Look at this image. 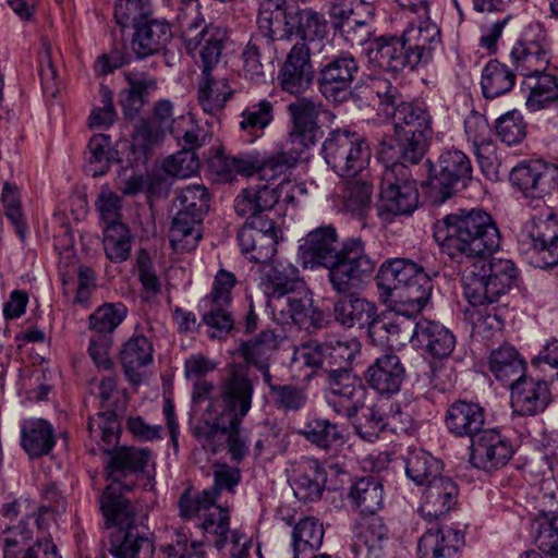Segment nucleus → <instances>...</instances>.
Here are the masks:
<instances>
[{
    "mask_svg": "<svg viewBox=\"0 0 558 558\" xmlns=\"http://www.w3.org/2000/svg\"><path fill=\"white\" fill-rule=\"evenodd\" d=\"M300 255L304 265L328 270V281L337 293L362 289L375 270V262L365 252L364 242L351 238L340 244L331 225L308 232L300 245Z\"/></svg>",
    "mask_w": 558,
    "mask_h": 558,
    "instance_id": "f257e3e1",
    "label": "nucleus"
},
{
    "mask_svg": "<svg viewBox=\"0 0 558 558\" xmlns=\"http://www.w3.org/2000/svg\"><path fill=\"white\" fill-rule=\"evenodd\" d=\"M4 527L0 535L3 558H62L46 529L52 520L48 506L25 500L3 504Z\"/></svg>",
    "mask_w": 558,
    "mask_h": 558,
    "instance_id": "f03ea898",
    "label": "nucleus"
},
{
    "mask_svg": "<svg viewBox=\"0 0 558 558\" xmlns=\"http://www.w3.org/2000/svg\"><path fill=\"white\" fill-rule=\"evenodd\" d=\"M434 238L450 258L461 260L493 254L500 243L499 230L483 209H459L437 220Z\"/></svg>",
    "mask_w": 558,
    "mask_h": 558,
    "instance_id": "7ed1b4c3",
    "label": "nucleus"
},
{
    "mask_svg": "<svg viewBox=\"0 0 558 558\" xmlns=\"http://www.w3.org/2000/svg\"><path fill=\"white\" fill-rule=\"evenodd\" d=\"M376 283L385 302L408 314H417L429 300L432 276L408 258L388 259L381 264Z\"/></svg>",
    "mask_w": 558,
    "mask_h": 558,
    "instance_id": "20e7f679",
    "label": "nucleus"
},
{
    "mask_svg": "<svg viewBox=\"0 0 558 558\" xmlns=\"http://www.w3.org/2000/svg\"><path fill=\"white\" fill-rule=\"evenodd\" d=\"M392 119L393 138L379 140L378 155L381 159H393L417 165L427 149L432 134V119L426 108L404 101L389 114Z\"/></svg>",
    "mask_w": 558,
    "mask_h": 558,
    "instance_id": "39448f33",
    "label": "nucleus"
},
{
    "mask_svg": "<svg viewBox=\"0 0 558 558\" xmlns=\"http://www.w3.org/2000/svg\"><path fill=\"white\" fill-rule=\"evenodd\" d=\"M517 276L510 259H478L463 274L464 296L473 306L495 303L511 289Z\"/></svg>",
    "mask_w": 558,
    "mask_h": 558,
    "instance_id": "423d86ee",
    "label": "nucleus"
},
{
    "mask_svg": "<svg viewBox=\"0 0 558 558\" xmlns=\"http://www.w3.org/2000/svg\"><path fill=\"white\" fill-rule=\"evenodd\" d=\"M177 199L180 208L172 219L169 241L175 252H191L202 238L201 223L209 208V195L205 186L194 184L181 189Z\"/></svg>",
    "mask_w": 558,
    "mask_h": 558,
    "instance_id": "0eeeda50",
    "label": "nucleus"
},
{
    "mask_svg": "<svg viewBox=\"0 0 558 558\" xmlns=\"http://www.w3.org/2000/svg\"><path fill=\"white\" fill-rule=\"evenodd\" d=\"M381 174L379 217L390 222L393 217L411 215L418 204V192L415 181L411 180V171L407 161L391 160Z\"/></svg>",
    "mask_w": 558,
    "mask_h": 558,
    "instance_id": "6e6552de",
    "label": "nucleus"
},
{
    "mask_svg": "<svg viewBox=\"0 0 558 558\" xmlns=\"http://www.w3.org/2000/svg\"><path fill=\"white\" fill-rule=\"evenodd\" d=\"M254 380L243 365H231L218 386L217 397L213 399L207 411L232 421L235 426L252 409Z\"/></svg>",
    "mask_w": 558,
    "mask_h": 558,
    "instance_id": "1a4fd4ad",
    "label": "nucleus"
},
{
    "mask_svg": "<svg viewBox=\"0 0 558 558\" xmlns=\"http://www.w3.org/2000/svg\"><path fill=\"white\" fill-rule=\"evenodd\" d=\"M323 108L322 101L311 97H298L287 106L291 128L281 149L294 157V166L301 155L314 146L318 140L320 133L318 117Z\"/></svg>",
    "mask_w": 558,
    "mask_h": 558,
    "instance_id": "9d476101",
    "label": "nucleus"
},
{
    "mask_svg": "<svg viewBox=\"0 0 558 558\" xmlns=\"http://www.w3.org/2000/svg\"><path fill=\"white\" fill-rule=\"evenodd\" d=\"M401 7L408 8L413 14L402 33L412 60L418 65L427 64L442 46L440 28L429 16L428 0H421L418 3L401 2Z\"/></svg>",
    "mask_w": 558,
    "mask_h": 558,
    "instance_id": "9b49d317",
    "label": "nucleus"
},
{
    "mask_svg": "<svg viewBox=\"0 0 558 558\" xmlns=\"http://www.w3.org/2000/svg\"><path fill=\"white\" fill-rule=\"evenodd\" d=\"M327 165L340 177H353L367 165L371 151L365 140L349 131H332L323 144Z\"/></svg>",
    "mask_w": 558,
    "mask_h": 558,
    "instance_id": "f8f14e48",
    "label": "nucleus"
},
{
    "mask_svg": "<svg viewBox=\"0 0 558 558\" xmlns=\"http://www.w3.org/2000/svg\"><path fill=\"white\" fill-rule=\"evenodd\" d=\"M357 73L359 62L350 52L326 58L318 70V90L328 101L342 104L351 96Z\"/></svg>",
    "mask_w": 558,
    "mask_h": 558,
    "instance_id": "ddd939ff",
    "label": "nucleus"
},
{
    "mask_svg": "<svg viewBox=\"0 0 558 558\" xmlns=\"http://www.w3.org/2000/svg\"><path fill=\"white\" fill-rule=\"evenodd\" d=\"M97 396L101 408L106 409L88 420V432L94 440L111 446L119 438L118 414L124 411V395L117 389L114 377H106L98 385Z\"/></svg>",
    "mask_w": 558,
    "mask_h": 558,
    "instance_id": "4468645a",
    "label": "nucleus"
},
{
    "mask_svg": "<svg viewBox=\"0 0 558 558\" xmlns=\"http://www.w3.org/2000/svg\"><path fill=\"white\" fill-rule=\"evenodd\" d=\"M324 397L338 415L353 418L363 408L364 388L350 369L335 368L324 379Z\"/></svg>",
    "mask_w": 558,
    "mask_h": 558,
    "instance_id": "2eb2a0df",
    "label": "nucleus"
},
{
    "mask_svg": "<svg viewBox=\"0 0 558 558\" xmlns=\"http://www.w3.org/2000/svg\"><path fill=\"white\" fill-rule=\"evenodd\" d=\"M472 179V165L469 157L459 149H448L440 154L433 166L430 186L444 202L459 189L465 187Z\"/></svg>",
    "mask_w": 558,
    "mask_h": 558,
    "instance_id": "dca6fc26",
    "label": "nucleus"
},
{
    "mask_svg": "<svg viewBox=\"0 0 558 558\" xmlns=\"http://www.w3.org/2000/svg\"><path fill=\"white\" fill-rule=\"evenodd\" d=\"M98 444L101 440H96ZM118 439L108 446L102 441V450L110 453L108 461V476L112 480V484H118L126 490H131L135 484L133 480L123 483L124 478L135 477L145 474L149 462L151 461V452L146 448L136 447H119L114 448Z\"/></svg>",
    "mask_w": 558,
    "mask_h": 558,
    "instance_id": "f3484780",
    "label": "nucleus"
},
{
    "mask_svg": "<svg viewBox=\"0 0 558 558\" xmlns=\"http://www.w3.org/2000/svg\"><path fill=\"white\" fill-rule=\"evenodd\" d=\"M464 132L466 140L472 144L483 174L490 181L499 180L501 163L497 157L496 144L492 140L486 118L472 111L464 120Z\"/></svg>",
    "mask_w": 558,
    "mask_h": 558,
    "instance_id": "a211bd4d",
    "label": "nucleus"
},
{
    "mask_svg": "<svg viewBox=\"0 0 558 558\" xmlns=\"http://www.w3.org/2000/svg\"><path fill=\"white\" fill-rule=\"evenodd\" d=\"M470 451V462L485 471L505 466L514 452L511 441L496 428H485L475 435Z\"/></svg>",
    "mask_w": 558,
    "mask_h": 558,
    "instance_id": "6ab92c4d",
    "label": "nucleus"
},
{
    "mask_svg": "<svg viewBox=\"0 0 558 558\" xmlns=\"http://www.w3.org/2000/svg\"><path fill=\"white\" fill-rule=\"evenodd\" d=\"M304 287L299 268L288 260L272 262L262 270L260 288L268 298V306L274 315L284 295L303 290Z\"/></svg>",
    "mask_w": 558,
    "mask_h": 558,
    "instance_id": "aec40b11",
    "label": "nucleus"
},
{
    "mask_svg": "<svg viewBox=\"0 0 558 558\" xmlns=\"http://www.w3.org/2000/svg\"><path fill=\"white\" fill-rule=\"evenodd\" d=\"M558 166L543 160L521 162L510 172V181L525 196L542 198L555 192Z\"/></svg>",
    "mask_w": 558,
    "mask_h": 558,
    "instance_id": "412c9836",
    "label": "nucleus"
},
{
    "mask_svg": "<svg viewBox=\"0 0 558 558\" xmlns=\"http://www.w3.org/2000/svg\"><path fill=\"white\" fill-rule=\"evenodd\" d=\"M314 70L311 62V48L296 43L288 52L278 74L280 88L294 96L305 93L313 83Z\"/></svg>",
    "mask_w": 558,
    "mask_h": 558,
    "instance_id": "4be33fe9",
    "label": "nucleus"
},
{
    "mask_svg": "<svg viewBox=\"0 0 558 558\" xmlns=\"http://www.w3.org/2000/svg\"><path fill=\"white\" fill-rule=\"evenodd\" d=\"M242 253L256 263L271 260L277 252L278 235L274 220L245 222L238 233Z\"/></svg>",
    "mask_w": 558,
    "mask_h": 558,
    "instance_id": "5701e85b",
    "label": "nucleus"
},
{
    "mask_svg": "<svg viewBox=\"0 0 558 558\" xmlns=\"http://www.w3.org/2000/svg\"><path fill=\"white\" fill-rule=\"evenodd\" d=\"M412 315L402 313L397 307L396 314H377L368 331L371 340L375 344L388 345L396 350L405 347L408 342H414L416 322L410 319Z\"/></svg>",
    "mask_w": 558,
    "mask_h": 558,
    "instance_id": "b1692460",
    "label": "nucleus"
},
{
    "mask_svg": "<svg viewBox=\"0 0 558 558\" xmlns=\"http://www.w3.org/2000/svg\"><path fill=\"white\" fill-rule=\"evenodd\" d=\"M236 172L244 177L258 174L260 179L274 180L294 167V157L281 148L272 153L253 150L235 156Z\"/></svg>",
    "mask_w": 558,
    "mask_h": 558,
    "instance_id": "393cba45",
    "label": "nucleus"
},
{
    "mask_svg": "<svg viewBox=\"0 0 558 558\" xmlns=\"http://www.w3.org/2000/svg\"><path fill=\"white\" fill-rule=\"evenodd\" d=\"M123 76L125 86L119 93V105L125 118L134 119L158 89V78L137 69L124 71Z\"/></svg>",
    "mask_w": 558,
    "mask_h": 558,
    "instance_id": "a878e982",
    "label": "nucleus"
},
{
    "mask_svg": "<svg viewBox=\"0 0 558 558\" xmlns=\"http://www.w3.org/2000/svg\"><path fill=\"white\" fill-rule=\"evenodd\" d=\"M368 57L379 69L391 73L418 66L415 60H412V53L402 35L375 38L369 44Z\"/></svg>",
    "mask_w": 558,
    "mask_h": 558,
    "instance_id": "bb28decb",
    "label": "nucleus"
},
{
    "mask_svg": "<svg viewBox=\"0 0 558 558\" xmlns=\"http://www.w3.org/2000/svg\"><path fill=\"white\" fill-rule=\"evenodd\" d=\"M510 59L514 70L524 78L544 72L549 64L545 34L539 29L533 38L529 33H525L512 47Z\"/></svg>",
    "mask_w": 558,
    "mask_h": 558,
    "instance_id": "cd10ccee",
    "label": "nucleus"
},
{
    "mask_svg": "<svg viewBox=\"0 0 558 558\" xmlns=\"http://www.w3.org/2000/svg\"><path fill=\"white\" fill-rule=\"evenodd\" d=\"M405 378V368L395 353H385L377 357L366 369L368 386L383 396H392L400 391Z\"/></svg>",
    "mask_w": 558,
    "mask_h": 558,
    "instance_id": "c85d7f7f",
    "label": "nucleus"
},
{
    "mask_svg": "<svg viewBox=\"0 0 558 558\" xmlns=\"http://www.w3.org/2000/svg\"><path fill=\"white\" fill-rule=\"evenodd\" d=\"M459 488L452 478L441 475L425 485L422 494L420 514L427 520H437L452 509L458 502Z\"/></svg>",
    "mask_w": 558,
    "mask_h": 558,
    "instance_id": "c756f323",
    "label": "nucleus"
},
{
    "mask_svg": "<svg viewBox=\"0 0 558 558\" xmlns=\"http://www.w3.org/2000/svg\"><path fill=\"white\" fill-rule=\"evenodd\" d=\"M280 193L268 184L243 189L234 198L233 207L238 216L245 222L271 220L266 213L278 203Z\"/></svg>",
    "mask_w": 558,
    "mask_h": 558,
    "instance_id": "7c9ffc66",
    "label": "nucleus"
},
{
    "mask_svg": "<svg viewBox=\"0 0 558 558\" xmlns=\"http://www.w3.org/2000/svg\"><path fill=\"white\" fill-rule=\"evenodd\" d=\"M134 27L131 49L137 59L159 53L172 38L171 27L165 20L147 17Z\"/></svg>",
    "mask_w": 558,
    "mask_h": 558,
    "instance_id": "2f4dec72",
    "label": "nucleus"
},
{
    "mask_svg": "<svg viewBox=\"0 0 558 558\" xmlns=\"http://www.w3.org/2000/svg\"><path fill=\"white\" fill-rule=\"evenodd\" d=\"M511 404L520 415H535L543 412L551 400L548 385L544 380L525 376L510 384Z\"/></svg>",
    "mask_w": 558,
    "mask_h": 558,
    "instance_id": "473e14b6",
    "label": "nucleus"
},
{
    "mask_svg": "<svg viewBox=\"0 0 558 558\" xmlns=\"http://www.w3.org/2000/svg\"><path fill=\"white\" fill-rule=\"evenodd\" d=\"M295 9L286 7L283 0H264L258 10V32L271 40L290 39L292 37Z\"/></svg>",
    "mask_w": 558,
    "mask_h": 558,
    "instance_id": "72a5a7b5",
    "label": "nucleus"
},
{
    "mask_svg": "<svg viewBox=\"0 0 558 558\" xmlns=\"http://www.w3.org/2000/svg\"><path fill=\"white\" fill-rule=\"evenodd\" d=\"M122 489L124 487L121 485L110 484L99 497V507L107 529L117 526L118 531H123L137 525L136 509L122 495Z\"/></svg>",
    "mask_w": 558,
    "mask_h": 558,
    "instance_id": "f704fd0d",
    "label": "nucleus"
},
{
    "mask_svg": "<svg viewBox=\"0 0 558 558\" xmlns=\"http://www.w3.org/2000/svg\"><path fill=\"white\" fill-rule=\"evenodd\" d=\"M355 291L342 293L343 296L335 301L332 312L335 320L347 328L366 327L369 331L377 316V306L354 293Z\"/></svg>",
    "mask_w": 558,
    "mask_h": 558,
    "instance_id": "c9c22d12",
    "label": "nucleus"
},
{
    "mask_svg": "<svg viewBox=\"0 0 558 558\" xmlns=\"http://www.w3.org/2000/svg\"><path fill=\"white\" fill-rule=\"evenodd\" d=\"M464 546L463 533L454 527L444 525L427 530L418 541L420 558H459Z\"/></svg>",
    "mask_w": 558,
    "mask_h": 558,
    "instance_id": "e433bc0d",
    "label": "nucleus"
},
{
    "mask_svg": "<svg viewBox=\"0 0 558 558\" xmlns=\"http://www.w3.org/2000/svg\"><path fill=\"white\" fill-rule=\"evenodd\" d=\"M445 423L456 437H469L471 440L485 428V411L474 402L458 400L447 410Z\"/></svg>",
    "mask_w": 558,
    "mask_h": 558,
    "instance_id": "4c0bfd02",
    "label": "nucleus"
},
{
    "mask_svg": "<svg viewBox=\"0 0 558 558\" xmlns=\"http://www.w3.org/2000/svg\"><path fill=\"white\" fill-rule=\"evenodd\" d=\"M243 71L252 81L265 77L267 71L274 68L277 59L275 41L262 34H254L246 45L243 53Z\"/></svg>",
    "mask_w": 558,
    "mask_h": 558,
    "instance_id": "58836bf2",
    "label": "nucleus"
},
{
    "mask_svg": "<svg viewBox=\"0 0 558 558\" xmlns=\"http://www.w3.org/2000/svg\"><path fill=\"white\" fill-rule=\"evenodd\" d=\"M173 105L170 100H158L154 106L150 122L143 123L134 136L135 145L145 151L158 144L166 133H173Z\"/></svg>",
    "mask_w": 558,
    "mask_h": 558,
    "instance_id": "ea45409f",
    "label": "nucleus"
},
{
    "mask_svg": "<svg viewBox=\"0 0 558 558\" xmlns=\"http://www.w3.org/2000/svg\"><path fill=\"white\" fill-rule=\"evenodd\" d=\"M56 445V430L44 418L29 417L21 423V446L31 458L47 456Z\"/></svg>",
    "mask_w": 558,
    "mask_h": 558,
    "instance_id": "a19ab883",
    "label": "nucleus"
},
{
    "mask_svg": "<svg viewBox=\"0 0 558 558\" xmlns=\"http://www.w3.org/2000/svg\"><path fill=\"white\" fill-rule=\"evenodd\" d=\"M175 22L189 52L197 49L210 31L204 20L199 5L193 0H181L177 7Z\"/></svg>",
    "mask_w": 558,
    "mask_h": 558,
    "instance_id": "79ce46f5",
    "label": "nucleus"
},
{
    "mask_svg": "<svg viewBox=\"0 0 558 558\" xmlns=\"http://www.w3.org/2000/svg\"><path fill=\"white\" fill-rule=\"evenodd\" d=\"M109 553L113 558H154L155 544L138 525L117 531L109 542Z\"/></svg>",
    "mask_w": 558,
    "mask_h": 558,
    "instance_id": "37998d69",
    "label": "nucleus"
},
{
    "mask_svg": "<svg viewBox=\"0 0 558 558\" xmlns=\"http://www.w3.org/2000/svg\"><path fill=\"white\" fill-rule=\"evenodd\" d=\"M414 336V342L437 359L449 356L456 347L454 335L438 322L421 318L416 322Z\"/></svg>",
    "mask_w": 558,
    "mask_h": 558,
    "instance_id": "c03bdc74",
    "label": "nucleus"
},
{
    "mask_svg": "<svg viewBox=\"0 0 558 558\" xmlns=\"http://www.w3.org/2000/svg\"><path fill=\"white\" fill-rule=\"evenodd\" d=\"M326 484V472L317 460L306 459L299 463L291 476V487L296 498L304 502L322 496Z\"/></svg>",
    "mask_w": 558,
    "mask_h": 558,
    "instance_id": "a18cd8bd",
    "label": "nucleus"
},
{
    "mask_svg": "<svg viewBox=\"0 0 558 558\" xmlns=\"http://www.w3.org/2000/svg\"><path fill=\"white\" fill-rule=\"evenodd\" d=\"M529 238L533 251L544 266L558 264V217L549 215L535 221Z\"/></svg>",
    "mask_w": 558,
    "mask_h": 558,
    "instance_id": "49530a36",
    "label": "nucleus"
},
{
    "mask_svg": "<svg viewBox=\"0 0 558 558\" xmlns=\"http://www.w3.org/2000/svg\"><path fill=\"white\" fill-rule=\"evenodd\" d=\"M388 530L378 517L363 519L354 529L352 551L366 558H379Z\"/></svg>",
    "mask_w": 558,
    "mask_h": 558,
    "instance_id": "de8ad7c7",
    "label": "nucleus"
},
{
    "mask_svg": "<svg viewBox=\"0 0 558 558\" xmlns=\"http://www.w3.org/2000/svg\"><path fill=\"white\" fill-rule=\"evenodd\" d=\"M233 92L229 80L221 73L202 74L197 87V100L206 113L214 114L225 108Z\"/></svg>",
    "mask_w": 558,
    "mask_h": 558,
    "instance_id": "09e8293b",
    "label": "nucleus"
},
{
    "mask_svg": "<svg viewBox=\"0 0 558 558\" xmlns=\"http://www.w3.org/2000/svg\"><path fill=\"white\" fill-rule=\"evenodd\" d=\"M404 464L407 476L420 486H425L442 475V462L421 448L409 449Z\"/></svg>",
    "mask_w": 558,
    "mask_h": 558,
    "instance_id": "8fccbe9b",
    "label": "nucleus"
},
{
    "mask_svg": "<svg viewBox=\"0 0 558 558\" xmlns=\"http://www.w3.org/2000/svg\"><path fill=\"white\" fill-rule=\"evenodd\" d=\"M323 524L313 517L300 520L292 532L293 558H312L324 538Z\"/></svg>",
    "mask_w": 558,
    "mask_h": 558,
    "instance_id": "3c124183",
    "label": "nucleus"
},
{
    "mask_svg": "<svg viewBox=\"0 0 558 558\" xmlns=\"http://www.w3.org/2000/svg\"><path fill=\"white\" fill-rule=\"evenodd\" d=\"M488 365L496 379L504 383L512 384L524 376L525 363L517 349L508 343L492 351Z\"/></svg>",
    "mask_w": 558,
    "mask_h": 558,
    "instance_id": "603ef678",
    "label": "nucleus"
},
{
    "mask_svg": "<svg viewBox=\"0 0 558 558\" xmlns=\"http://www.w3.org/2000/svg\"><path fill=\"white\" fill-rule=\"evenodd\" d=\"M293 22L292 36H299L302 43L319 45V51L326 48L323 39L328 34V22L323 13L314 11L313 9H295Z\"/></svg>",
    "mask_w": 558,
    "mask_h": 558,
    "instance_id": "864d4df0",
    "label": "nucleus"
},
{
    "mask_svg": "<svg viewBox=\"0 0 558 558\" xmlns=\"http://www.w3.org/2000/svg\"><path fill=\"white\" fill-rule=\"evenodd\" d=\"M121 363L129 380L140 381L137 369L153 362V345L144 336L129 339L120 352Z\"/></svg>",
    "mask_w": 558,
    "mask_h": 558,
    "instance_id": "5fc2aeb1",
    "label": "nucleus"
},
{
    "mask_svg": "<svg viewBox=\"0 0 558 558\" xmlns=\"http://www.w3.org/2000/svg\"><path fill=\"white\" fill-rule=\"evenodd\" d=\"M524 85L530 90L526 107L531 111L542 110L558 100V83L555 75L541 72L524 78Z\"/></svg>",
    "mask_w": 558,
    "mask_h": 558,
    "instance_id": "6e6d98bb",
    "label": "nucleus"
},
{
    "mask_svg": "<svg viewBox=\"0 0 558 558\" xmlns=\"http://www.w3.org/2000/svg\"><path fill=\"white\" fill-rule=\"evenodd\" d=\"M515 84V74L504 63L490 60L482 72L481 86L487 99H494L510 92Z\"/></svg>",
    "mask_w": 558,
    "mask_h": 558,
    "instance_id": "4d7b16f0",
    "label": "nucleus"
},
{
    "mask_svg": "<svg viewBox=\"0 0 558 558\" xmlns=\"http://www.w3.org/2000/svg\"><path fill=\"white\" fill-rule=\"evenodd\" d=\"M86 171L92 177L108 172L112 162L118 160V151L112 147L111 138L106 134H95L87 146Z\"/></svg>",
    "mask_w": 558,
    "mask_h": 558,
    "instance_id": "13d9d810",
    "label": "nucleus"
},
{
    "mask_svg": "<svg viewBox=\"0 0 558 558\" xmlns=\"http://www.w3.org/2000/svg\"><path fill=\"white\" fill-rule=\"evenodd\" d=\"M349 497L361 512L374 514L383 506L384 488L376 477L366 476L352 485Z\"/></svg>",
    "mask_w": 558,
    "mask_h": 558,
    "instance_id": "bf43d9fd",
    "label": "nucleus"
},
{
    "mask_svg": "<svg viewBox=\"0 0 558 558\" xmlns=\"http://www.w3.org/2000/svg\"><path fill=\"white\" fill-rule=\"evenodd\" d=\"M398 426L392 420L385 418V404L375 403L367 407L354 422V429L359 437L365 441H375L381 432L396 429Z\"/></svg>",
    "mask_w": 558,
    "mask_h": 558,
    "instance_id": "052dcab7",
    "label": "nucleus"
},
{
    "mask_svg": "<svg viewBox=\"0 0 558 558\" xmlns=\"http://www.w3.org/2000/svg\"><path fill=\"white\" fill-rule=\"evenodd\" d=\"M325 343L308 342L294 349L291 365L296 371L311 369V374L320 369L324 379L335 367L328 365Z\"/></svg>",
    "mask_w": 558,
    "mask_h": 558,
    "instance_id": "680f3d73",
    "label": "nucleus"
},
{
    "mask_svg": "<svg viewBox=\"0 0 558 558\" xmlns=\"http://www.w3.org/2000/svg\"><path fill=\"white\" fill-rule=\"evenodd\" d=\"M185 527H174L169 543L161 545L159 553L162 558H206L204 544L191 539Z\"/></svg>",
    "mask_w": 558,
    "mask_h": 558,
    "instance_id": "e2e57ef3",
    "label": "nucleus"
},
{
    "mask_svg": "<svg viewBox=\"0 0 558 558\" xmlns=\"http://www.w3.org/2000/svg\"><path fill=\"white\" fill-rule=\"evenodd\" d=\"M104 250L112 263H122L130 256L132 235L124 223L107 226L104 231Z\"/></svg>",
    "mask_w": 558,
    "mask_h": 558,
    "instance_id": "0e129e2a",
    "label": "nucleus"
},
{
    "mask_svg": "<svg viewBox=\"0 0 558 558\" xmlns=\"http://www.w3.org/2000/svg\"><path fill=\"white\" fill-rule=\"evenodd\" d=\"M272 121V105L264 99L252 105L241 113L239 122L241 131L247 134L248 141L253 142L260 137L265 128Z\"/></svg>",
    "mask_w": 558,
    "mask_h": 558,
    "instance_id": "69168bd1",
    "label": "nucleus"
},
{
    "mask_svg": "<svg viewBox=\"0 0 558 558\" xmlns=\"http://www.w3.org/2000/svg\"><path fill=\"white\" fill-rule=\"evenodd\" d=\"M277 336L272 330L260 331L256 337L241 344L244 361L252 366L268 363L277 349Z\"/></svg>",
    "mask_w": 558,
    "mask_h": 558,
    "instance_id": "338daca9",
    "label": "nucleus"
},
{
    "mask_svg": "<svg viewBox=\"0 0 558 558\" xmlns=\"http://www.w3.org/2000/svg\"><path fill=\"white\" fill-rule=\"evenodd\" d=\"M542 515L544 521L539 522L537 529V547L549 557L558 558V505L556 509L544 506Z\"/></svg>",
    "mask_w": 558,
    "mask_h": 558,
    "instance_id": "774afa93",
    "label": "nucleus"
}]
</instances>
